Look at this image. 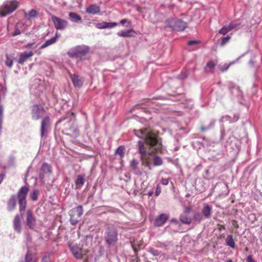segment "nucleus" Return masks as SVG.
Wrapping results in <instances>:
<instances>
[{"label":"nucleus","mask_w":262,"mask_h":262,"mask_svg":"<svg viewBox=\"0 0 262 262\" xmlns=\"http://www.w3.org/2000/svg\"><path fill=\"white\" fill-rule=\"evenodd\" d=\"M135 134L139 138L144 139V141L139 140L138 142V152L143 165L151 170V156L155 153L162 152V144L161 139L158 135L151 131H148L147 128L134 130Z\"/></svg>","instance_id":"nucleus-1"},{"label":"nucleus","mask_w":262,"mask_h":262,"mask_svg":"<svg viewBox=\"0 0 262 262\" xmlns=\"http://www.w3.org/2000/svg\"><path fill=\"white\" fill-rule=\"evenodd\" d=\"M90 52V48L85 45L77 46L70 50L67 54L72 58H76L81 60L83 56Z\"/></svg>","instance_id":"nucleus-2"},{"label":"nucleus","mask_w":262,"mask_h":262,"mask_svg":"<svg viewBox=\"0 0 262 262\" xmlns=\"http://www.w3.org/2000/svg\"><path fill=\"white\" fill-rule=\"evenodd\" d=\"M29 191V188L27 186H24L17 192V198L18 201L19 209L20 213L24 212L26 208V198Z\"/></svg>","instance_id":"nucleus-3"},{"label":"nucleus","mask_w":262,"mask_h":262,"mask_svg":"<svg viewBox=\"0 0 262 262\" xmlns=\"http://www.w3.org/2000/svg\"><path fill=\"white\" fill-rule=\"evenodd\" d=\"M19 3L16 0L8 2L0 7V15L2 17L11 14L19 6Z\"/></svg>","instance_id":"nucleus-4"},{"label":"nucleus","mask_w":262,"mask_h":262,"mask_svg":"<svg viewBox=\"0 0 262 262\" xmlns=\"http://www.w3.org/2000/svg\"><path fill=\"white\" fill-rule=\"evenodd\" d=\"M117 236V231L115 228L113 226H108L105 234L106 242L109 245L115 244L118 240Z\"/></svg>","instance_id":"nucleus-5"},{"label":"nucleus","mask_w":262,"mask_h":262,"mask_svg":"<svg viewBox=\"0 0 262 262\" xmlns=\"http://www.w3.org/2000/svg\"><path fill=\"white\" fill-rule=\"evenodd\" d=\"M51 18L54 28L58 30H64L68 28L69 22L67 20L51 14Z\"/></svg>","instance_id":"nucleus-6"},{"label":"nucleus","mask_w":262,"mask_h":262,"mask_svg":"<svg viewBox=\"0 0 262 262\" xmlns=\"http://www.w3.org/2000/svg\"><path fill=\"white\" fill-rule=\"evenodd\" d=\"M52 173L51 166L48 163H44L41 167L39 178L40 180L45 183L46 181H48Z\"/></svg>","instance_id":"nucleus-7"},{"label":"nucleus","mask_w":262,"mask_h":262,"mask_svg":"<svg viewBox=\"0 0 262 262\" xmlns=\"http://www.w3.org/2000/svg\"><path fill=\"white\" fill-rule=\"evenodd\" d=\"M83 207L81 205L70 210V221L72 225H76L78 222L79 218L83 214Z\"/></svg>","instance_id":"nucleus-8"},{"label":"nucleus","mask_w":262,"mask_h":262,"mask_svg":"<svg viewBox=\"0 0 262 262\" xmlns=\"http://www.w3.org/2000/svg\"><path fill=\"white\" fill-rule=\"evenodd\" d=\"M168 21L170 27L177 31H183L187 27L186 23L180 19H169Z\"/></svg>","instance_id":"nucleus-9"},{"label":"nucleus","mask_w":262,"mask_h":262,"mask_svg":"<svg viewBox=\"0 0 262 262\" xmlns=\"http://www.w3.org/2000/svg\"><path fill=\"white\" fill-rule=\"evenodd\" d=\"M50 126V118L49 116H46L42 119L41 122L40 136L42 138L47 136Z\"/></svg>","instance_id":"nucleus-10"},{"label":"nucleus","mask_w":262,"mask_h":262,"mask_svg":"<svg viewBox=\"0 0 262 262\" xmlns=\"http://www.w3.org/2000/svg\"><path fill=\"white\" fill-rule=\"evenodd\" d=\"M68 246L75 258L79 259L82 258L83 255L82 248L79 247L77 244L72 243H69Z\"/></svg>","instance_id":"nucleus-11"},{"label":"nucleus","mask_w":262,"mask_h":262,"mask_svg":"<svg viewBox=\"0 0 262 262\" xmlns=\"http://www.w3.org/2000/svg\"><path fill=\"white\" fill-rule=\"evenodd\" d=\"M44 111L45 110L43 107L38 104L32 105L31 107V116L32 119L34 120H38Z\"/></svg>","instance_id":"nucleus-12"},{"label":"nucleus","mask_w":262,"mask_h":262,"mask_svg":"<svg viewBox=\"0 0 262 262\" xmlns=\"http://www.w3.org/2000/svg\"><path fill=\"white\" fill-rule=\"evenodd\" d=\"M139 162L137 160L134 159L130 162V170L136 175L141 176L143 172L138 167Z\"/></svg>","instance_id":"nucleus-13"},{"label":"nucleus","mask_w":262,"mask_h":262,"mask_svg":"<svg viewBox=\"0 0 262 262\" xmlns=\"http://www.w3.org/2000/svg\"><path fill=\"white\" fill-rule=\"evenodd\" d=\"M26 224L30 229H33L36 224V220L30 210L27 211Z\"/></svg>","instance_id":"nucleus-14"},{"label":"nucleus","mask_w":262,"mask_h":262,"mask_svg":"<svg viewBox=\"0 0 262 262\" xmlns=\"http://www.w3.org/2000/svg\"><path fill=\"white\" fill-rule=\"evenodd\" d=\"M168 215L166 214H161L158 216L154 223L155 226H163L168 219Z\"/></svg>","instance_id":"nucleus-15"},{"label":"nucleus","mask_w":262,"mask_h":262,"mask_svg":"<svg viewBox=\"0 0 262 262\" xmlns=\"http://www.w3.org/2000/svg\"><path fill=\"white\" fill-rule=\"evenodd\" d=\"M32 51L29 52H24L19 54V58L17 60L18 63L23 64L29 58L31 57L33 55Z\"/></svg>","instance_id":"nucleus-16"},{"label":"nucleus","mask_w":262,"mask_h":262,"mask_svg":"<svg viewBox=\"0 0 262 262\" xmlns=\"http://www.w3.org/2000/svg\"><path fill=\"white\" fill-rule=\"evenodd\" d=\"M85 12L93 15L97 14L100 12V7L96 4H92L86 8Z\"/></svg>","instance_id":"nucleus-17"},{"label":"nucleus","mask_w":262,"mask_h":262,"mask_svg":"<svg viewBox=\"0 0 262 262\" xmlns=\"http://www.w3.org/2000/svg\"><path fill=\"white\" fill-rule=\"evenodd\" d=\"M63 131L68 132L72 131L73 133L77 134L78 133L77 129L75 127L74 121L72 119H70L67 125H64Z\"/></svg>","instance_id":"nucleus-18"},{"label":"nucleus","mask_w":262,"mask_h":262,"mask_svg":"<svg viewBox=\"0 0 262 262\" xmlns=\"http://www.w3.org/2000/svg\"><path fill=\"white\" fill-rule=\"evenodd\" d=\"M212 213V208L208 204L205 203L203 204V207L202 209V214L206 219L211 217Z\"/></svg>","instance_id":"nucleus-19"},{"label":"nucleus","mask_w":262,"mask_h":262,"mask_svg":"<svg viewBox=\"0 0 262 262\" xmlns=\"http://www.w3.org/2000/svg\"><path fill=\"white\" fill-rule=\"evenodd\" d=\"M71 78L75 87L80 88L83 84V80L82 78L75 74H71Z\"/></svg>","instance_id":"nucleus-20"},{"label":"nucleus","mask_w":262,"mask_h":262,"mask_svg":"<svg viewBox=\"0 0 262 262\" xmlns=\"http://www.w3.org/2000/svg\"><path fill=\"white\" fill-rule=\"evenodd\" d=\"M23 218V215L20 216L18 214L15 215L14 221H13V225L15 230L17 232H20L21 231V224L20 221L21 219Z\"/></svg>","instance_id":"nucleus-21"},{"label":"nucleus","mask_w":262,"mask_h":262,"mask_svg":"<svg viewBox=\"0 0 262 262\" xmlns=\"http://www.w3.org/2000/svg\"><path fill=\"white\" fill-rule=\"evenodd\" d=\"M135 34V31L133 29H130L125 31H121L117 33V35L122 37H130L134 36Z\"/></svg>","instance_id":"nucleus-22"},{"label":"nucleus","mask_w":262,"mask_h":262,"mask_svg":"<svg viewBox=\"0 0 262 262\" xmlns=\"http://www.w3.org/2000/svg\"><path fill=\"white\" fill-rule=\"evenodd\" d=\"M16 206V201L15 199V196L12 195L9 199L7 203V208L8 210L12 211L14 210Z\"/></svg>","instance_id":"nucleus-23"},{"label":"nucleus","mask_w":262,"mask_h":262,"mask_svg":"<svg viewBox=\"0 0 262 262\" xmlns=\"http://www.w3.org/2000/svg\"><path fill=\"white\" fill-rule=\"evenodd\" d=\"M60 35L58 33H56V34H55V36L54 37H52L51 39L47 40L45 43L44 44H43L40 48V49H45L46 48H47V47L53 44L54 43H55L57 38L59 37Z\"/></svg>","instance_id":"nucleus-24"},{"label":"nucleus","mask_w":262,"mask_h":262,"mask_svg":"<svg viewBox=\"0 0 262 262\" xmlns=\"http://www.w3.org/2000/svg\"><path fill=\"white\" fill-rule=\"evenodd\" d=\"M225 242L227 246L230 247L232 249H235V242L232 235H227L226 238Z\"/></svg>","instance_id":"nucleus-25"},{"label":"nucleus","mask_w":262,"mask_h":262,"mask_svg":"<svg viewBox=\"0 0 262 262\" xmlns=\"http://www.w3.org/2000/svg\"><path fill=\"white\" fill-rule=\"evenodd\" d=\"M142 245V243L141 241H138L137 239H134L132 242V246L133 249V250L136 255L137 254L138 251L140 249V246Z\"/></svg>","instance_id":"nucleus-26"},{"label":"nucleus","mask_w":262,"mask_h":262,"mask_svg":"<svg viewBox=\"0 0 262 262\" xmlns=\"http://www.w3.org/2000/svg\"><path fill=\"white\" fill-rule=\"evenodd\" d=\"M180 220L182 223L187 225H189L192 222V219L189 215L183 213L180 216Z\"/></svg>","instance_id":"nucleus-27"},{"label":"nucleus","mask_w":262,"mask_h":262,"mask_svg":"<svg viewBox=\"0 0 262 262\" xmlns=\"http://www.w3.org/2000/svg\"><path fill=\"white\" fill-rule=\"evenodd\" d=\"M24 262H38V258L28 251L25 255Z\"/></svg>","instance_id":"nucleus-28"},{"label":"nucleus","mask_w":262,"mask_h":262,"mask_svg":"<svg viewBox=\"0 0 262 262\" xmlns=\"http://www.w3.org/2000/svg\"><path fill=\"white\" fill-rule=\"evenodd\" d=\"M69 16L73 22L79 23L82 21L81 17L75 12H70L69 13Z\"/></svg>","instance_id":"nucleus-29"},{"label":"nucleus","mask_w":262,"mask_h":262,"mask_svg":"<svg viewBox=\"0 0 262 262\" xmlns=\"http://www.w3.org/2000/svg\"><path fill=\"white\" fill-rule=\"evenodd\" d=\"M125 147L123 145L119 146L115 151V154L119 156L121 160L124 157L125 155Z\"/></svg>","instance_id":"nucleus-30"},{"label":"nucleus","mask_w":262,"mask_h":262,"mask_svg":"<svg viewBox=\"0 0 262 262\" xmlns=\"http://www.w3.org/2000/svg\"><path fill=\"white\" fill-rule=\"evenodd\" d=\"M84 183V176L78 175L75 180V184L77 188L81 187Z\"/></svg>","instance_id":"nucleus-31"},{"label":"nucleus","mask_w":262,"mask_h":262,"mask_svg":"<svg viewBox=\"0 0 262 262\" xmlns=\"http://www.w3.org/2000/svg\"><path fill=\"white\" fill-rule=\"evenodd\" d=\"M215 65L216 63L213 61H209L207 62L206 67H205V71L207 73L211 72L215 67Z\"/></svg>","instance_id":"nucleus-32"},{"label":"nucleus","mask_w":262,"mask_h":262,"mask_svg":"<svg viewBox=\"0 0 262 262\" xmlns=\"http://www.w3.org/2000/svg\"><path fill=\"white\" fill-rule=\"evenodd\" d=\"M154 165L156 166H161L163 164L162 159L158 156L154 155L152 158Z\"/></svg>","instance_id":"nucleus-33"},{"label":"nucleus","mask_w":262,"mask_h":262,"mask_svg":"<svg viewBox=\"0 0 262 262\" xmlns=\"http://www.w3.org/2000/svg\"><path fill=\"white\" fill-rule=\"evenodd\" d=\"M38 14V12L34 9L30 11L28 13H25V16L28 18H32L36 17Z\"/></svg>","instance_id":"nucleus-34"},{"label":"nucleus","mask_w":262,"mask_h":262,"mask_svg":"<svg viewBox=\"0 0 262 262\" xmlns=\"http://www.w3.org/2000/svg\"><path fill=\"white\" fill-rule=\"evenodd\" d=\"M193 219L195 221L200 223L203 220V216L202 213L197 212L194 214Z\"/></svg>","instance_id":"nucleus-35"},{"label":"nucleus","mask_w":262,"mask_h":262,"mask_svg":"<svg viewBox=\"0 0 262 262\" xmlns=\"http://www.w3.org/2000/svg\"><path fill=\"white\" fill-rule=\"evenodd\" d=\"M231 30V27L230 26H224L219 31V33L223 35L226 34L228 32Z\"/></svg>","instance_id":"nucleus-36"},{"label":"nucleus","mask_w":262,"mask_h":262,"mask_svg":"<svg viewBox=\"0 0 262 262\" xmlns=\"http://www.w3.org/2000/svg\"><path fill=\"white\" fill-rule=\"evenodd\" d=\"M39 192L38 190H34L30 195V199L33 201H36L38 199Z\"/></svg>","instance_id":"nucleus-37"},{"label":"nucleus","mask_w":262,"mask_h":262,"mask_svg":"<svg viewBox=\"0 0 262 262\" xmlns=\"http://www.w3.org/2000/svg\"><path fill=\"white\" fill-rule=\"evenodd\" d=\"M6 60H5V64L7 66H8L9 68H11L13 65V59L12 58H10L9 55L8 54H6Z\"/></svg>","instance_id":"nucleus-38"},{"label":"nucleus","mask_w":262,"mask_h":262,"mask_svg":"<svg viewBox=\"0 0 262 262\" xmlns=\"http://www.w3.org/2000/svg\"><path fill=\"white\" fill-rule=\"evenodd\" d=\"M106 28H112L117 26L116 22H106Z\"/></svg>","instance_id":"nucleus-39"},{"label":"nucleus","mask_w":262,"mask_h":262,"mask_svg":"<svg viewBox=\"0 0 262 262\" xmlns=\"http://www.w3.org/2000/svg\"><path fill=\"white\" fill-rule=\"evenodd\" d=\"M97 28L98 29H105L106 28V22L103 21L101 23L97 24Z\"/></svg>","instance_id":"nucleus-40"},{"label":"nucleus","mask_w":262,"mask_h":262,"mask_svg":"<svg viewBox=\"0 0 262 262\" xmlns=\"http://www.w3.org/2000/svg\"><path fill=\"white\" fill-rule=\"evenodd\" d=\"M230 39V37L229 36H226V37H223L222 38V41H221V45L222 46H224L225 45Z\"/></svg>","instance_id":"nucleus-41"},{"label":"nucleus","mask_w":262,"mask_h":262,"mask_svg":"<svg viewBox=\"0 0 262 262\" xmlns=\"http://www.w3.org/2000/svg\"><path fill=\"white\" fill-rule=\"evenodd\" d=\"M240 23H235L234 21H232L229 24L230 27H231V30L237 28L239 25Z\"/></svg>","instance_id":"nucleus-42"},{"label":"nucleus","mask_w":262,"mask_h":262,"mask_svg":"<svg viewBox=\"0 0 262 262\" xmlns=\"http://www.w3.org/2000/svg\"><path fill=\"white\" fill-rule=\"evenodd\" d=\"M230 64H229L228 65H224L223 67H219L220 70L222 72H225V71H227L229 69Z\"/></svg>","instance_id":"nucleus-43"},{"label":"nucleus","mask_w":262,"mask_h":262,"mask_svg":"<svg viewBox=\"0 0 262 262\" xmlns=\"http://www.w3.org/2000/svg\"><path fill=\"white\" fill-rule=\"evenodd\" d=\"M200 43V41L199 40H190L187 42V45L188 46H193L194 45H197Z\"/></svg>","instance_id":"nucleus-44"},{"label":"nucleus","mask_w":262,"mask_h":262,"mask_svg":"<svg viewBox=\"0 0 262 262\" xmlns=\"http://www.w3.org/2000/svg\"><path fill=\"white\" fill-rule=\"evenodd\" d=\"M41 262H50V258L49 255L44 256L42 257Z\"/></svg>","instance_id":"nucleus-45"},{"label":"nucleus","mask_w":262,"mask_h":262,"mask_svg":"<svg viewBox=\"0 0 262 262\" xmlns=\"http://www.w3.org/2000/svg\"><path fill=\"white\" fill-rule=\"evenodd\" d=\"M169 179L162 178L161 182L163 185H167L169 183Z\"/></svg>","instance_id":"nucleus-46"},{"label":"nucleus","mask_w":262,"mask_h":262,"mask_svg":"<svg viewBox=\"0 0 262 262\" xmlns=\"http://www.w3.org/2000/svg\"><path fill=\"white\" fill-rule=\"evenodd\" d=\"M161 187L159 186V185H158L157 186L156 192H155L156 195V196L159 195V194L161 193Z\"/></svg>","instance_id":"nucleus-47"},{"label":"nucleus","mask_w":262,"mask_h":262,"mask_svg":"<svg viewBox=\"0 0 262 262\" xmlns=\"http://www.w3.org/2000/svg\"><path fill=\"white\" fill-rule=\"evenodd\" d=\"M191 210V207H186L185 208L183 214H186L189 215Z\"/></svg>","instance_id":"nucleus-48"},{"label":"nucleus","mask_w":262,"mask_h":262,"mask_svg":"<svg viewBox=\"0 0 262 262\" xmlns=\"http://www.w3.org/2000/svg\"><path fill=\"white\" fill-rule=\"evenodd\" d=\"M232 226L234 227L235 228H239V226H238V223H237V222L236 220H232Z\"/></svg>","instance_id":"nucleus-49"},{"label":"nucleus","mask_w":262,"mask_h":262,"mask_svg":"<svg viewBox=\"0 0 262 262\" xmlns=\"http://www.w3.org/2000/svg\"><path fill=\"white\" fill-rule=\"evenodd\" d=\"M248 262H256L251 255H249L247 257Z\"/></svg>","instance_id":"nucleus-50"},{"label":"nucleus","mask_w":262,"mask_h":262,"mask_svg":"<svg viewBox=\"0 0 262 262\" xmlns=\"http://www.w3.org/2000/svg\"><path fill=\"white\" fill-rule=\"evenodd\" d=\"M217 226H219V230L220 231H221V230L222 229L223 230H225V225H221V224H217Z\"/></svg>","instance_id":"nucleus-51"},{"label":"nucleus","mask_w":262,"mask_h":262,"mask_svg":"<svg viewBox=\"0 0 262 262\" xmlns=\"http://www.w3.org/2000/svg\"><path fill=\"white\" fill-rule=\"evenodd\" d=\"M20 34V31L18 29H16L15 31L13 33V36H16L19 35Z\"/></svg>","instance_id":"nucleus-52"},{"label":"nucleus","mask_w":262,"mask_h":262,"mask_svg":"<svg viewBox=\"0 0 262 262\" xmlns=\"http://www.w3.org/2000/svg\"><path fill=\"white\" fill-rule=\"evenodd\" d=\"M5 177V174L4 173L0 174V184L3 181Z\"/></svg>","instance_id":"nucleus-53"},{"label":"nucleus","mask_w":262,"mask_h":262,"mask_svg":"<svg viewBox=\"0 0 262 262\" xmlns=\"http://www.w3.org/2000/svg\"><path fill=\"white\" fill-rule=\"evenodd\" d=\"M150 253L152 254V255L154 256H157L159 254V252L158 251H150Z\"/></svg>","instance_id":"nucleus-54"},{"label":"nucleus","mask_w":262,"mask_h":262,"mask_svg":"<svg viewBox=\"0 0 262 262\" xmlns=\"http://www.w3.org/2000/svg\"><path fill=\"white\" fill-rule=\"evenodd\" d=\"M127 21L128 20L127 19H123L120 21V24L122 25H124L125 23H127Z\"/></svg>","instance_id":"nucleus-55"},{"label":"nucleus","mask_w":262,"mask_h":262,"mask_svg":"<svg viewBox=\"0 0 262 262\" xmlns=\"http://www.w3.org/2000/svg\"><path fill=\"white\" fill-rule=\"evenodd\" d=\"M34 45V43H28L26 46V48H30L32 47V46Z\"/></svg>","instance_id":"nucleus-56"},{"label":"nucleus","mask_w":262,"mask_h":262,"mask_svg":"<svg viewBox=\"0 0 262 262\" xmlns=\"http://www.w3.org/2000/svg\"><path fill=\"white\" fill-rule=\"evenodd\" d=\"M201 131L202 132H205L206 130V128L204 126H202L201 127Z\"/></svg>","instance_id":"nucleus-57"},{"label":"nucleus","mask_w":262,"mask_h":262,"mask_svg":"<svg viewBox=\"0 0 262 262\" xmlns=\"http://www.w3.org/2000/svg\"><path fill=\"white\" fill-rule=\"evenodd\" d=\"M137 10L138 12H140V13H141V12H142V8H140V7H138L137 8Z\"/></svg>","instance_id":"nucleus-58"},{"label":"nucleus","mask_w":262,"mask_h":262,"mask_svg":"<svg viewBox=\"0 0 262 262\" xmlns=\"http://www.w3.org/2000/svg\"><path fill=\"white\" fill-rule=\"evenodd\" d=\"M136 262H141V260H140L139 258H138L137 257V261H136Z\"/></svg>","instance_id":"nucleus-59"},{"label":"nucleus","mask_w":262,"mask_h":262,"mask_svg":"<svg viewBox=\"0 0 262 262\" xmlns=\"http://www.w3.org/2000/svg\"><path fill=\"white\" fill-rule=\"evenodd\" d=\"M226 262H233V261L232 260V259H228Z\"/></svg>","instance_id":"nucleus-60"},{"label":"nucleus","mask_w":262,"mask_h":262,"mask_svg":"<svg viewBox=\"0 0 262 262\" xmlns=\"http://www.w3.org/2000/svg\"><path fill=\"white\" fill-rule=\"evenodd\" d=\"M152 194V192H149L148 194L149 195H151V194Z\"/></svg>","instance_id":"nucleus-61"}]
</instances>
